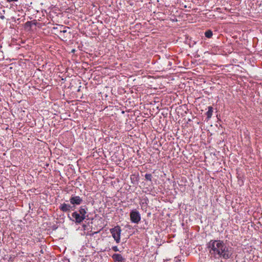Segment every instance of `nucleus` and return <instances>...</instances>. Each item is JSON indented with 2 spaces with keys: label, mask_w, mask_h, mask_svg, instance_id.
<instances>
[{
  "label": "nucleus",
  "mask_w": 262,
  "mask_h": 262,
  "mask_svg": "<svg viewBox=\"0 0 262 262\" xmlns=\"http://www.w3.org/2000/svg\"><path fill=\"white\" fill-rule=\"evenodd\" d=\"M223 241L211 240L207 244V248L209 251V255L211 258L214 259H219L220 253L222 246H223Z\"/></svg>",
  "instance_id": "f257e3e1"
},
{
  "label": "nucleus",
  "mask_w": 262,
  "mask_h": 262,
  "mask_svg": "<svg viewBox=\"0 0 262 262\" xmlns=\"http://www.w3.org/2000/svg\"><path fill=\"white\" fill-rule=\"evenodd\" d=\"M233 254V249L231 247L227 246L223 242L221 252L220 253L219 259L221 258L228 259L232 257Z\"/></svg>",
  "instance_id": "f03ea898"
},
{
  "label": "nucleus",
  "mask_w": 262,
  "mask_h": 262,
  "mask_svg": "<svg viewBox=\"0 0 262 262\" xmlns=\"http://www.w3.org/2000/svg\"><path fill=\"white\" fill-rule=\"evenodd\" d=\"M110 232L117 243H120L121 232V228L119 226H115L110 229Z\"/></svg>",
  "instance_id": "7ed1b4c3"
},
{
  "label": "nucleus",
  "mask_w": 262,
  "mask_h": 262,
  "mask_svg": "<svg viewBox=\"0 0 262 262\" xmlns=\"http://www.w3.org/2000/svg\"><path fill=\"white\" fill-rule=\"evenodd\" d=\"M130 219L133 223L138 224L141 220V215L136 209L132 210L130 212Z\"/></svg>",
  "instance_id": "20e7f679"
},
{
  "label": "nucleus",
  "mask_w": 262,
  "mask_h": 262,
  "mask_svg": "<svg viewBox=\"0 0 262 262\" xmlns=\"http://www.w3.org/2000/svg\"><path fill=\"white\" fill-rule=\"evenodd\" d=\"M72 216L74 219L73 221L77 224L81 223L85 219V217H82L79 213L76 211L72 214Z\"/></svg>",
  "instance_id": "39448f33"
},
{
  "label": "nucleus",
  "mask_w": 262,
  "mask_h": 262,
  "mask_svg": "<svg viewBox=\"0 0 262 262\" xmlns=\"http://www.w3.org/2000/svg\"><path fill=\"white\" fill-rule=\"evenodd\" d=\"M70 202L72 205H80L82 202V199L79 196H72L70 199Z\"/></svg>",
  "instance_id": "423d86ee"
},
{
  "label": "nucleus",
  "mask_w": 262,
  "mask_h": 262,
  "mask_svg": "<svg viewBox=\"0 0 262 262\" xmlns=\"http://www.w3.org/2000/svg\"><path fill=\"white\" fill-rule=\"evenodd\" d=\"M59 209L62 212H68L70 211L72 209V207L70 204L63 203L59 206Z\"/></svg>",
  "instance_id": "0eeeda50"
},
{
  "label": "nucleus",
  "mask_w": 262,
  "mask_h": 262,
  "mask_svg": "<svg viewBox=\"0 0 262 262\" xmlns=\"http://www.w3.org/2000/svg\"><path fill=\"white\" fill-rule=\"evenodd\" d=\"M112 258L115 262H125V259L120 254H114Z\"/></svg>",
  "instance_id": "6e6552de"
},
{
  "label": "nucleus",
  "mask_w": 262,
  "mask_h": 262,
  "mask_svg": "<svg viewBox=\"0 0 262 262\" xmlns=\"http://www.w3.org/2000/svg\"><path fill=\"white\" fill-rule=\"evenodd\" d=\"M79 214L82 216L86 218V209L85 206H81L79 210Z\"/></svg>",
  "instance_id": "1a4fd4ad"
},
{
  "label": "nucleus",
  "mask_w": 262,
  "mask_h": 262,
  "mask_svg": "<svg viewBox=\"0 0 262 262\" xmlns=\"http://www.w3.org/2000/svg\"><path fill=\"white\" fill-rule=\"evenodd\" d=\"M212 113H213V107L211 106H209L208 107V110L206 113L208 120L210 119L211 118Z\"/></svg>",
  "instance_id": "9d476101"
},
{
  "label": "nucleus",
  "mask_w": 262,
  "mask_h": 262,
  "mask_svg": "<svg viewBox=\"0 0 262 262\" xmlns=\"http://www.w3.org/2000/svg\"><path fill=\"white\" fill-rule=\"evenodd\" d=\"M212 32L209 30L205 32V35L207 38H210L212 36Z\"/></svg>",
  "instance_id": "9b49d317"
},
{
  "label": "nucleus",
  "mask_w": 262,
  "mask_h": 262,
  "mask_svg": "<svg viewBox=\"0 0 262 262\" xmlns=\"http://www.w3.org/2000/svg\"><path fill=\"white\" fill-rule=\"evenodd\" d=\"M146 180L151 181L152 175L150 173H146L145 175Z\"/></svg>",
  "instance_id": "f8f14e48"
},
{
  "label": "nucleus",
  "mask_w": 262,
  "mask_h": 262,
  "mask_svg": "<svg viewBox=\"0 0 262 262\" xmlns=\"http://www.w3.org/2000/svg\"><path fill=\"white\" fill-rule=\"evenodd\" d=\"M112 250L114 251H115V252H117V251H119V249L118 248V247L116 246H113L112 248Z\"/></svg>",
  "instance_id": "ddd939ff"
},
{
  "label": "nucleus",
  "mask_w": 262,
  "mask_h": 262,
  "mask_svg": "<svg viewBox=\"0 0 262 262\" xmlns=\"http://www.w3.org/2000/svg\"><path fill=\"white\" fill-rule=\"evenodd\" d=\"M67 29H66V27H63V30H60V32H62V33H66L67 32Z\"/></svg>",
  "instance_id": "4468645a"
},
{
  "label": "nucleus",
  "mask_w": 262,
  "mask_h": 262,
  "mask_svg": "<svg viewBox=\"0 0 262 262\" xmlns=\"http://www.w3.org/2000/svg\"><path fill=\"white\" fill-rule=\"evenodd\" d=\"M7 2H17L18 0H6Z\"/></svg>",
  "instance_id": "2eb2a0df"
},
{
  "label": "nucleus",
  "mask_w": 262,
  "mask_h": 262,
  "mask_svg": "<svg viewBox=\"0 0 262 262\" xmlns=\"http://www.w3.org/2000/svg\"><path fill=\"white\" fill-rule=\"evenodd\" d=\"M0 18L2 19H4L5 18V16L4 15H1L0 16Z\"/></svg>",
  "instance_id": "dca6fc26"
}]
</instances>
